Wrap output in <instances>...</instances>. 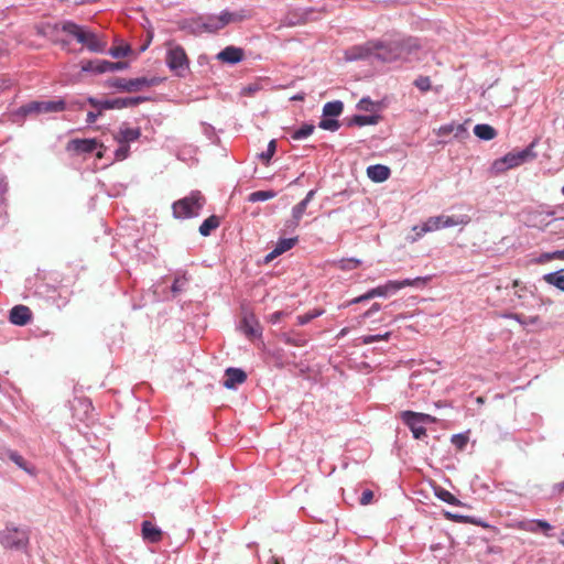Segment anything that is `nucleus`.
<instances>
[{
	"label": "nucleus",
	"instance_id": "774afa93",
	"mask_svg": "<svg viewBox=\"0 0 564 564\" xmlns=\"http://www.w3.org/2000/svg\"><path fill=\"white\" fill-rule=\"evenodd\" d=\"M552 259H555V256H552V252H544L542 253L540 257H539V262L540 263H544V262H547Z\"/></svg>",
	"mask_w": 564,
	"mask_h": 564
},
{
	"label": "nucleus",
	"instance_id": "338daca9",
	"mask_svg": "<svg viewBox=\"0 0 564 564\" xmlns=\"http://www.w3.org/2000/svg\"><path fill=\"white\" fill-rule=\"evenodd\" d=\"M284 315V313L282 311H276L274 312L273 314H271L270 316V322L272 324H276L280 322L281 317Z\"/></svg>",
	"mask_w": 564,
	"mask_h": 564
},
{
	"label": "nucleus",
	"instance_id": "20e7f679",
	"mask_svg": "<svg viewBox=\"0 0 564 564\" xmlns=\"http://www.w3.org/2000/svg\"><path fill=\"white\" fill-rule=\"evenodd\" d=\"M166 46L165 63L167 67L174 75L185 77L189 70V59L185 50L173 42H169Z\"/></svg>",
	"mask_w": 564,
	"mask_h": 564
},
{
	"label": "nucleus",
	"instance_id": "4c0bfd02",
	"mask_svg": "<svg viewBox=\"0 0 564 564\" xmlns=\"http://www.w3.org/2000/svg\"><path fill=\"white\" fill-rule=\"evenodd\" d=\"M323 314H324V310L315 308V310L307 312L303 315H299L296 317V321H297L299 325H305V324L310 323L312 319L322 316Z\"/></svg>",
	"mask_w": 564,
	"mask_h": 564
},
{
	"label": "nucleus",
	"instance_id": "4be33fe9",
	"mask_svg": "<svg viewBox=\"0 0 564 564\" xmlns=\"http://www.w3.org/2000/svg\"><path fill=\"white\" fill-rule=\"evenodd\" d=\"M391 174L387 165L375 164L367 167V176L376 183H382L389 178Z\"/></svg>",
	"mask_w": 564,
	"mask_h": 564
},
{
	"label": "nucleus",
	"instance_id": "f3484780",
	"mask_svg": "<svg viewBox=\"0 0 564 564\" xmlns=\"http://www.w3.org/2000/svg\"><path fill=\"white\" fill-rule=\"evenodd\" d=\"M517 528L522 531L530 532V533H536V532L541 531L546 536L552 535L550 533V531H552V529H553V527L547 521L541 520V519H531V520L520 521L517 524Z\"/></svg>",
	"mask_w": 564,
	"mask_h": 564
},
{
	"label": "nucleus",
	"instance_id": "ea45409f",
	"mask_svg": "<svg viewBox=\"0 0 564 564\" xmlns=\"http://www.w3.org/2000/svg\"><path fill=\"white\" fill-rule=\"evenodd\" d=\"M391 336L390 332L383 333V334H377V335H365L360 338L361 343L364 345H370L372 343L379 341V340H388Z\"/></svg>",
	"mask_w": 564,
	"mask_h": 564
},
{
	"label": "nucleus",
	"instance_id": "7c9ffc66",
	"mask_svg": "<svg viewBox=\"0 0 564 564\" xmlns=\"http://www.w3.org/2000/svg\"><path fill=\"white\" fill-rule=\"evenodd\" d=\"M546 283L564 292V269L544 275Z\"/></svg>",
	"mask_w": 564,
	"mask_h": 564
},
{
	"label": "nucleus",
	"instance_id": "e2e57ef3",
	"mask_svg": "<svg viewBox=\"0 0 564 564\" xmlns=\"http://www.w3.org/2000/svg\"><path fill=\"white\" fill-rule=\"evenodd\" d=\"M258 90H259V85L258 84H251V85H248V86L243 87L241 89V93L243 95H252V94H254Z\"/></svg>",
	"mask_w": 564,
	"mask_h": 564
},
{
	"label": "nucleus",
	"instance_id": "9b49d317",
	"mask_svg": "<svg viewBox=\"0 0 564 564\" xmlns=\"http://www.w3.org/2000/svg\"><path fill=\"white\" fill-rule=\"evenodd\" d=\"M377 48L378 44H376V40L354 45L346 50L345 59L347 62L367 61L370 58L375 59V53Z\"/></svg>",
	"mask_w": 564,
	"mask_h": 564
},
{
	"label": "nucleus",
	"instance_id": "0eeeda50",
	"mask_svg": "<svg viewBox=\"0 0 564 564\" xmlns=\"http://www.w3.org/2000/svg\"><path fill=\"white\" fill-rule=\"evenodd\" d=\"M149 97L137 96V97H124L113 99H98L95 97H88L86 101L95 109L108 110V109H123L135 107L144 101H148Z\"/></svg>",
	"mask_w": 564,
	"mask_h": 564
},
{
	"label": "nucleus",
	"instance_id": "473e14b6",
	"mask_svg": "<svg viewBox=\"0 0 564 564\" xmlns=\"http://www.w3.org/2000/svg\"><path fill=\"white\" fill-rule=\"evenodd\" d=\"M219 226V219L217 216L213 215L206 218L202 225L199 226V234L204 237L210 235V232Z\"/></svg>",
	"mask_w": 564,
	"mask_h": 564
},
{
	"label": "nucleus",
	"instance_id": "f257e3e1",
	"mask_svg": "<svg viewBox=\"0 0 564 564\" xmlns=\"http://www.w3.org/2000/svg\"><path fill=\"white\" fill-rule=\"evenodd\" d=\"M376 44H378V48L375 53V59L380 63L408 61L420 47L417 40L412 37L389 41L376 40Z\"/></svg>",
	"mask_w": 564,
	"mask_h": 564
},
{
	"label": "nucleus",
	"instance_id": "4468645a",
	"mask_svg": "<svg viewBox=\"0 0 564 564\" xmlns=\"http://www.w3.org/2000/svg\"><path fill=\"white\" fill-rule=\"evenodd\" d=\"M98 148L102 149V144L98 143L96 139H73L66 145V150L74 154H89Z\"/></svg>",
	"mask_w": 564,
	"mask_h": 564
},
{
	"label": "nucleus",
	"instance_id": "5fc2aeb1",
	"mask_svg": "<svg viewBox=\"0 0 564 564\" xmlns=\"http://www.w3.org/2000/svg\"><path fill=\"white\" fill-rule=\"evenodd\" d=\"M371 299H373V295L371 294V290H369L365 294L348 301L347 304L348 305H354V304H358V303H361V302H365V301H368V300H371Z\"/></svg>",
	"mask_w": 564,
	"mask_h": 564
},
{
	"label": "nucleus",
	"instance_id": "37998d69",
	"mask_svg": "<svg viewBox=\"0 0 564 564\" xmlns=\"http://www.w3.org/2000/svg\"><path fill=\"white\" fill-rule=\"evenodd\" d=\"M451 442L457 449H464L468 442V435L467 433L454 434Z\"/></svg>",
	"mask_w": 564,
	"mask_h": 564
},
{
	"label": "nucleus",
	"instance_id": "13d9d810",
	"mask_svg": "<svg viewBox=\"0 0 564 564\" xmlns=\"http://www.w3.org/2000/svg\"><path fill=\"white\" fill-rule=\"evenodd\" d=\"M97 111H88L87 112V118H86V122L88 124H93L94 122H96L97 118L101 115V112L104 110H100V109H96Z\"/></svg>",
	"mask_w": 564,
	"mask_h": 564
},
{
	"label": "nucleus",
	"instance_id": "a18cd8bd",
	"mask_svg": "<svg viewBox=\"0 0 564 564\" xmlns=\"http://www.w3.org/2000/svg\"><path fill=\"white\" fill-rule=\"evenodd\" d=\"M444 516L446 519L458 522V523H474V520L469 516H463V514L453 513L449 511H445Z\"/></svg>",
	"mask_w": 564,
	"mask_h": 564
},
{
	"label": "nucleus",
	"instance_id": "c9c22d12",
	"mask_svg": "<svg viewBox=\"0 0 564 564\" xmlns=\"http://www.w3.org/2000/svg\"><path fill=\"white\" fill-rule=\"evenodd\" d=\"M275 196L276 193L274 191H257L249 194L248 200L250 203L265 202L274 198Z\"/></svg>",
	"mask_w": 564,
	"mask_h": 564
},
{
	"label": "nucleus",
	"instance_id": "f03ea898",
	"mask_svg": "<svg viewBox=\"0 0 564 564\" xmlns=\"http://www.w3.org/2000/svg\"><path fill=\"white\" fill-rule=\"evenodd\" d=\"M63 32L74 36L76 41L85 45L90 52L102 53L106 50V43L98 35L75 22L66 21L62 25Z\"/></svg>",
	"mask_w": 564,
	"mask_h": 564
},
{
	"label": "nucleus",
	"instance_id": "f704fd0d",
	"mask_svg": "<svg viewBox=\"0 0 564 564\" xmlns=\"http://www.w3.org/2000/svg\"><path fill=\"white\" fill-rule=\"evenodd\" d=\"M297 242V237L293 238H281L274 246V253L282 254L285 251L290 250Z\"/></svg>",
	"mask_w": 564,
	"mask_h": 564
},
{
	"label": "nucleus",
	"instance_id": "1a4fd4ad",
	"mask_svg": "<svg viewBox=\"0 0 564 564\" xmlns=\"http://www.w3.org/2000/svg\"><path fill=\"white\" fill-rule=\"evenodd\" d=\"M29 542L28 532L17 527H6L0 531V544L7 549L22 550Z\"/></svg>",
	"mask_w": 564,
	"mask_h": 564
},
{
	"label": "nucleus",
	"instance_id": "864d4df0",
	"mask_svg": "<svg viewBox=\"0 0 564 564\" xmlns=\"http://www.w3.org/2000/svg\"><path fill=\"white\" fill-rule=\"evenodd\" d=\"M111 69V62L106 59H97L96 74L108 73Z\"/></svg>",
	"mask_w": 564,
	"mask_h": 564
},
{
	"label": "nucleus",
	"instance_id": "2eb2a0df",
	"mask_svg": "<svg viewBox=\"0 0 564 564\" xmlns=\"http://www.w3.org/2000/svg\"><path fill=\"white\" fill-rule=\"evenodd\" d=\"M553 215V212L531 210L527 214L525 224L532 228L546 230L549 229Z\"/></svg>",
	"mask_w": 564,
	"mask_h": 564
},
{
	"label": "nucleus",
	"instance_id": "0e129e2a",
	"mask_svg": "<svg viewBox=\"0 0 564 564\" xmlns=\"http://www.w3.org/2000/svg\"><path fill=\"white\" fill-rule=\"evenodd\" d=\"M453 130H454V126L453 124H444V126L438 128L437 134L438 135H446V134L452 133Z\"/></svg>",
	"mask_w": 564,
	"mask_h": 564
},
{
	"label": "nucleus",
	"instance_id": "ddd939ff",
	"mask_svg": "<svg viewBox=\"0 0 564 564\" xmlns=\"http://www.w3.org/2000/svg\"><path fill=\"white\" fill-rule=\"evenodd\" d=\"M463 219L455 218L453 216H434L430 217L423 225L422 231H435L442 228H449L457 226L459 224H464Z\"/></svg>",
	"mask_w": 564,
	"mask_h": 564
},
{
	"label": "nucleus",
	"instance_id": "58836bf2",
	"mask_svg": "<svg viewBox=\"0 0 564 564\" xmlns=\"http://www.w3.org/2000/svg\"><path fill=\"white\" fill-rule=\"evenodd\" d=\"M221 23V28H225L228 23L241 20V15L236 12H230L228 10H223L218 14Z\"/></svg>",
	"mask_w": 564,
	"mask_h": 564
},
{
	"label": "nucleus",
	"instance_id": "09e8293b",
	"mask_svg": "<svg viewBox=\"0 0 564 564\" xmlns=\"http://www.w3.org/2000/svg\"><path fill=\"white\" fill-rule=\"evenodd\" d=\"M186 283H187V279L184 275L176 276L171 286L172 292L174 294L181 293L185 289Z\"/></svg>",
	"mask_w": 564,
	"mask_h": 564
},
{
	"label": "nucleus",
	"instance_id": "c85d7f7f",
	"mask_svg": "<svg viewBox=\"0 0 564 564\" xmlns=\"http://www.w3.org/2000/svg\"><path fill=\"white\" fill-rule=\"evenodd\" d=\"M344 110V104L340 100L326 102L323 107L324 117H338Z\"/></svg>",
	"mask_w": 564,
	"mask_h": 564
},
{
	"label": "nucleus",
	"instance_id": "680f3d73",
	"mask_svg": "<svg viewBox=\"0 0 564 564\" xmlns=\"http://www.w3.org/2000/svg\"><path fill=\"white\" fill-rule=\"evenodd\" d=\"M380 310H381V305L379 303H373L368 311L362 313V317H370L375 313L379 312Z\"/></svg>",
	"mask_w": 564,
	"mask_h": 564
},
{
	"label": "nucleus",
	"instance_id": "c03bdc74",
	"mask_svg": "<svg viewBox=\"0 0 564 564\" xmlns=\"http://www.w3.org/2000/svg\"><path fill=\"white\" fill-rule=\"evenodd\" d=\"M131 52L130 45L115 46L109 50V54L113 58H120L127 56Z\"/></svg>",
	"mask_w": 564,
	"mask_h": 564
},
{
	"label": "nucleus",
	"instance_id": "5701e85b",
	"mask_svg": "<svg viewBox=\"0 0 564 564\" xmlns=\"http://www.w3.org/2000/svg\"><path fill=\"white\" fill-rule=\"evenodd\" d=\"M142 536L145 541L155 543L161 540L162 531L160 528L145 520L142 522Z\"/></svg>",
	"mask_w": 564,
	"mask_h": 564
},
{
	"label": "nucleus",
	"instance_id": "bb28decb",
	"mask_svg": "<svg viewBox=\"0 0 564 564\" xmlns=\"http://www.w3.org/2000/svg\"><path fill=\"white\" fill-rule=\"evenodd\" d=\"M4 456L8 457L11 462H13L19 468L23 469L30 475H34V469L29 467L25 459L18 452L8 449L4 452Z\"/></svg>",
	"mask_w": 564,
	"mask_h": 564
},
{
	"label": "nucleus",
	"instance_id": "69168bd1",
	"mask_svg": "<svg viewBox=\"0 0 564 564\" xmlns=\"http://www.w3.org/2000/svg\"><path fill=\"white\" fill-rule=\"evenodd\" d=\"M127 67V63L124 62H111L110 72L121 70Z\"/></svg>",
	"mask_w": 564,
	"mask_h": 564
},
{
	"label": "nucleus",
	"instance_id": "4d7b16f0",
	"mask_svg": "<svg viewBox=\"0 0 564 564\" xmlns=\"http://www.w3.org/2000/svg\"><path fill=\"white\" fill-rule=\"evenodd\" d=\"M412 230L415 232L414 236H411V237H408V240L410 242H415L416 240H419L424 234H426L427 231H422V226H414L412 228Z\"/></svg>",
	"mask_w": 564,
	"mask_h": 564
},
{
	"label": "nucleus",
	"instance_id": "aec40b11",
	"mask_svg": "<svg viewBox=\"0 0 564 564\" xmlns=\"http://www.w3.org/2000/svg\"><path fill=\"white\" fill-rule=\"evenodd\" d=\"M225 377L224 387L229 390L236 389L238 384L247 380L246 372L240 368H228L225 372Z\"/></svg>",
	"mask_w": 564,
	"mask_h": 564
},
{
	"label": "nucleus",
	"instance_id": "f8f14e48",
	"mask_svg": "<svg viewBox=\"0 0 564 564\" xmlns=\"http://www.w3.org/2000/svg\"><path fill=\"white\" fill-rule=\"evenodd\" d=\"M156 84L155 78L139 77L132 79L115 78L110 82V86L121 91H139L143 87H150Z\"/></svg>",
	"mask_w": 564,
	"mask_h": 564
},
{
	"label": "nucleus",
	"instance_id": "79ce46f5",
	"mask_svg": "<svg viewBox=\"0 0 564 564\" xmlns=\"http://www.w3.org/2000/svg\"><path fill=\"white\" fill-rule=\"evenodd\" d=\"M275 150H276V142L275 140H271L269 143H268V148L265 151L261 152L259 154V159L264 162V163H269L270 160L272 159V156L274 155L275 153Z\"/></svg>",
	"mask_w": 564,
	"mask_h": 564
},
{
	"label": "nucleus",
	"instance_id": "052dcab7",
	"mask_svg": "<svg viewBox=\"0 0 564 564\" xmlns=\"http://www.w3.org/2000/svg\"><path fill=\"white\" fill-rule=\"evenodd\" d=\"M373 492L369 489L365 490L360 497V503L366 506L372 500Z\"/></svg>",
	"mask_w": 564,
	"mask_h": 564
},
{
	"label": "nucleus",
	"instance_id": "c756f323",
	"mask_svg": "<svg viewBox=\"0 0 564 564\" xmlns=\"http://www.w3.org/2000/svg\"><path fill=\"white\" fill-rule=\"evenodd\" d=\"M202 19H203L204 29H205L206 33H215L223 29L220 19L216 14H210V15H205V17L202 15Z\"/></svg>",
	"mask_w": 564,
	"mask_h": 564
},
{
	"label": "nucleus",
	"instance_id": "49530a36",
	"mask_svg": "<svg viewBox=\"0 0 564 564\" xmlns=\"http://www.w3.org/2000/svg\"><path fill=\"white\" fill-rule=\"evenodd\" d=\"M360 263H361V261L359 259L348 258V259H341L338 262V267L341 270H352V269H356L357 267H359Z\"/></svg>",
	"mask_w": 564,
	"mask_h": 564
},
{
	"label": "nucleus",
	"instance_id": "bf43d9fd",
	"mask_svg": "<svg viewBox=\"0 0 564 564\" xmlns=\"http://www.w3.org/2000/svg\"><path fill=\"white\" fill-rule=\"evenodd\" d=\"M284 340H285V343L294 345V346H297V347H301V346L305 345V340L304 339L293 338L290 335H284Z\"/></svg>",
	"mask_w": 564,
	"mask_h": 564
},
{
	"label": "nucleus",
	"instance_id": "72a5a7b5",
	"mask_svg": "<svg viewBox=\"0 0 564 564\" xmlns=\"http://www.w3.org/2000/svg\"><path fill=\"white\" fill-rule=\"evenodd\" d=\"M547 231L558 239L564 238V217L552 218Z\"/></svg>",
	"mask_w": 564,
	"mask_h": 564
},
{
	"label": "nucleus",
	"instance_id": "3c124183",
	"mask_svg": "<svg viewBox=\"0 0 564 564\" xmlns=\"http://www.w3.org/2000/svg\"><path fill=\"white\" fill-rule=\"evenodd\" d=\"M130 151V147L127 143H119V148L115 151V158L118 161L124 160L128 158Z\"/></svg>",
	"mask_w": 564,
	"mask_h": 564
},
{
	"label": "nucleus",
	"instance_id": "6e6d98bb",
	"mask_svg": "<svg viewBox=\"0 0 564 564\" xmlns=\"http://www.w3.org/2000/svg\"><path fill=\"white\" fill-rule=\"evenodd\" d=\"M96 64H97V59L83 62L82 70L85 73H95L96 74Z\"/></svg>",
	"mask_w": 564,
	"mask_h": 564
},
{
	"label": "nucleus",
	"instance_id": "b1692460",
	"mask_svg": "<svg viewBox=\"0 0 564 564\" xmlns=\"http://www.w3.org/2000/svg\"><path fill=\"white\" fill-rule=\"evenodd\" d=\"M380 120L379 115H355L347 120V126L365 127L377 124Z\"/></svg>",
	"mask_w": 564,
	"mask_h": 564
},
{
	"label": "nucleus",
	"instance_id": "cd10ccee",
	"mask_svg": "<svg viewBox=\"0 0 564 564\" xmlns=\"http://www.w3.org/2000/svg\"><path fill=\"white\" fill-rule=\"evenodd\" d=\"M183 29L186 30L188 33L196 35V36L202 35L203 33H206L205 29H204L202 15L188 20L185 23V25L183 26Z\"/></svg>",
	"mask_w": 564,
	"mask_h": 564
},
{
	"label": "nucleus",
	"instance_id": "412c9836",
	"mask_svg": "<svg viewBox=\"0 0 564 564\" xmlns=\"http://www.w3.org/2000/svg\"><path fill=\"white\" fill-rule=\"evenodd\" d=\"M141 137L140 128H129L127 126H121L118 132L113 135L115 140L118 143H127L137 141Z\"/></svg>",
	"mask_w": 564,
	"mask_h": 564
},
{
	"label": "nucleus",
	"instance_id": "603ef678",
	"mask_svg": "<svg viewBox=\"0 0 564 564\" xmlns=\"http://www.w3.org/2000/svg\"><path fill=\"white\" fill-rule=\"evenodd\" d=\"M506 318H512V319H516L518 323H520L521 325H527V324H534L536 323L538 321V317H529V318H525L519 314H513V313H510V314H506L505 315Z\"/></svg>",
	"mask_w": 564,
	"mask_h": 564
},
{
	"label": "nucleus",
	"instance_id": "a19ab883",
	"mask_svg": "<svg viewBox=\"0 0 564 564\" xmlns=\"http://www.w3.org/2000/svg\"><path fill=\"white\" fill-rule=\"evenodd\" d=\"M318 127L323 130L337 131L340 127L338 120L335 118H324L319 121Z\"/></svg>",
	"mask_w": 564,
	"mask_h": 564
},
{
	"label": "nucleus",
	"instance_id": "a878e982",
	"mask_svg": "<svg viewBox=\"0 0 564 564\" xmlns=\"http://www.w3.org/2000/svg\"><path fill=\"white\" fill-rule=\"evenodd\" d=\"M474 133L480 140L489 141L497 135L494 127L486 123H478L474 127Z\"/></svg>",
	"mask_w": 564,
	"mask_h": 564
},
{
	"label": "nucleus",
	"instance_id": "a211bd4d",
	"mask_svg": "<svg viewBox=\"0 0 564 564\" xmlns=\"http://www.w3.org/2000/svg\"><path fill=\"white\" fill-rule=\"evenodd\" d=\"M32 318L31 310L24 305H15L11 308L9 321L17 326L26 325Z\"/></svg>",
	"mask_w": 564,
	"mask_h": 564
},
{
	"label": "nucleus",
	"instance_id": "423d86ee",
	"mask_svg": "<svg viewBox=\"0 0 564 564\" xmlns=\"http://www.w3.org/2000/svg\"><path fill=\"white\" fill-rule=\"evenodd\" d=\"M401 420L410 429L415 440L424 438L426 436L425 425L435 422L434 416L413 411L401 412Z\"/></svg>",
	"mask_w": 564,
	"mask_h": 564
},
{
	"label": "nucleus",
	"instance_id": "e433bc0d",
	"mask_svg": "<svg viewBox=\"0 0 564 564\" xmlns=\"http://www.w3.org/2000/svg\"><path fill=\"white\" fill-rule=\"evenodd\" d=\"M314 129L315 127L313 124L304 123L301 128L292 132L291 138L296 141L306 139L313 133Z\"/></svg>",
	"mask_w": 564,
	"mask_h": 564
},
{
	"label": "nucleus",
	"instance_id": "2f4dec72",
	"mask_svg": "<svg viewBox=\"0 0 564 564\" xmlns=\"http://www.w3.org/2000/svg\"><path fill=\"white\" fill-rule=\"evenodd\" d=\"M434 494L440 500H442L448 505L462 506L460 500H458L453 494H451L448 490H446L442 487L434 488Z\"/></svg>",
	"mask_w": 564,
	"mask_h": 564
},
{
	"label": "nucleus",
	"instance_id": "dca6fc26",
	"mask_svg": "<svg viewBox=\"0 0 564 564\" xmlns=\"http://www.w3.org/2000/svg\"><path fill=\"white\" fill-rule=\"evenodd\" d=\"M315 194L316 191L311 189L300 203L293 206L292 219L285 224L288 229L294 230L299 226L301 218L303 217L308 204L314 198Z\"/></svg>",
	"mask_w": 564,
	"mask_h": 564
},
{
	"label": "nucleus",
	"instance_id": "de8ad7c7",
	"mask_svg": "<svg viewBox=\"0 0 564 564\" xmlns=\"http://www.w3.org/2000/svg\"><path fill=\"white\" fill-rule=\"evenodd\" d=\"M376 106L369 97L361 98L357 104V109L360 111L373 112Z\"/></svg>",
	"mask_w": 564,
	"mask_h": 564
},
{
	"label": "nucleus",
	"instance_id": "39448f33",
	"mask_svg": "<svg viewBox=\"0 0 564 564\" xmlns=\"http://www.w3.org/2000/svg\"><path fill=\"white\" fill-rule=\"evenodd\" d=\"M534 145L535 142H532L529 147L521 151L507 153L501 159L496 160L492 167L496 172H505L509 169L517 167L529 160H533L536 156L535 152L533 151Z\"/></svg>",
	"mask_w": 564,
	"mask_h": 564
},
{
	"label": "nucleus",
	"instance_id": "7ed1b4c3",
	"mask_svg": "<svg viewBox=\"0 0 564 564\" xmlns=\"http://www.w3.org/2000/svg\"><path fill=\"white\" fill-rule=\"evenodd\" d=\"M205 205L200 192H192L188 196L173 203V216L178 219L197 217Z\"/></svg>",
	"mask_w": 564,
	"mask_h": 564
},
{
	"label": "nucleus",
	"instance_id": "393cba45",
	"mask_svg": "<svg viewBox=\"0 0 564 564\" xmlns=\"http://www.w3.org/2000/svg\"><path fill=\"white\" fill-rule=\"evenodd\" d=\"M241 329L247 336L261 335L260 326L252 314L246 315L241 322Z\"/></svg>",
	"mask_w": 564,
	"mask_h": 564
},
{
	"label": "nucleus",
	"instance_id": "6ab92c4d",
	"mask_svg": "<svg viewBox=\"0 0 564 564\" xmlns=\"http://www.w3.org/2000/svg\"><path fill=\"white\" fill-rule=\"evenodd\" d=\"M216 58L223 63L227 64H238L243 58V50L237 46H226L223 51H220Z\"/></svg>",
	"mask_w": 564,
	"mask_h": 564
},
{
	"label": "nucleus",
	"instance_id": "8fccbe9b",
	"mask_svg": "<svg viewBox=\"0 0 564 564\" xmlns=\"http://www.w3.org/2000/svg\"><path fill=\"white\" fill-rule=\"evenodd\" d=\"M414 86L421 91H427L431 88V79L427 76H419L414 80Z\"/></svg>",
	"mask_w": 564,
	"mask_h": 564
},
{
	"label": "nucleus",
	"instance_id": "9d476101",
	"mask_svg": "<svg viewBox=\"0 0 564 564\" xmlns=\"http://www.w3.org/2000/svg\"><path fill=\"white\" fill-rule=\"evenodd\" d=\"M66 108L63 99L46 100V101H31L19 108V113L28 116L31 113H50L62 112Z\"/></svg>",
	"mask_w": 564,
	"mask_h": 564
},
{
	"label": "nucleus",
	"instance_id": "6e6552de",
	"mask_svg": "<svg viewBox=\"0 0 564 564\" xmlns=\"http://www.w3.org/2000/svg\"><path fill=\"white\" fill-rule=\"evenodd\" d=\"M429 280V276H417L414 279H404L400 281H388L386 284L370 290L373 297H387L389 295L395 294L398 291L406 286L424 285Z\"/></svg>",
	"mask_w": 564,
	"mask_h": 564
}]
</instances>
